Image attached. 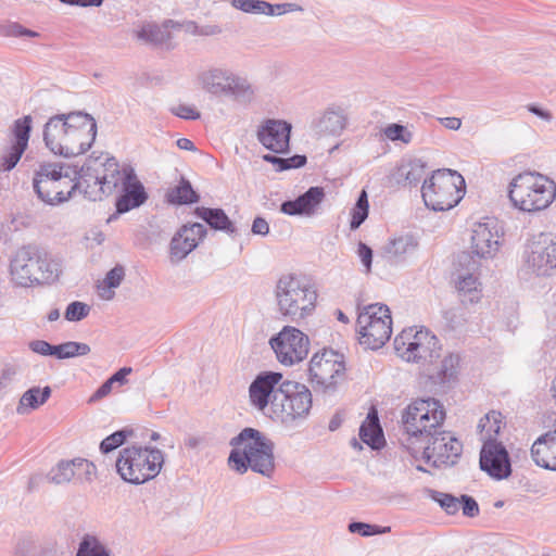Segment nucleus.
Returning a JSON list of instances; mask_svg holds the SVG:
<instances>
[{
  "label": "nucleus",
  "instance_id": "obj_21",
  "mask_svg": "<svg viewBox=\"0 0 556 556\" xmlns=\"http://www.w3.org/2000/svg\"><path fill=\"white\" fill-rule=\"evenodd\" d=\"M148 200V193L142 182L137 178L132 167H124L122 193L116 199V213L110 217V220L116 215L127 213L141 206Z\"/></svg>",
  "mask_w": 556,
  "mask_h": 556
},
{
  "label": "nucleus",
  "instance_id": "obj_51",
  "mask_svg": "<svg viewBox=\"0 0 556 556\" xmlns=\"http://www.w3.org/2000/svg\"><path fill=\"white\" fill-rule=\"evenodd\" d=\"M1 34L7 37H24L25 36V37L35 38V37L40 36L39 33L28 29V28H25L24 26H22L18 23H9V24L4 25L2 27Z\"/></svg>",
  "mask_w": 556,
  "mask_h": 556
},
{
  "label": "nucleus",
  "instance_id": "obj_31",
  "mask_svg": "<svg viewBox=\"0 0 556 556\" xmlns=\"http://www.w3.org/2000/svg\"><path fill=\"white\" fill-rule=\"evenodd\" d=\"M230 4L244 13L263 14V15H281L294 10L295 4L282 3L271 4L265 0H231Z\"/></svg>",
  "mask_w": 556,
  "mask_h": 556
},
{
  "label": "nucleus",
  "instance_id": "obj_54",
  "mask_svg": "<svg viewBox=\"0 0 556 556\" xmlns=\"http://www.w3.org/2000/svg\"><path fill=\"white\" fill-rule=\"evenodd\" d=\"M459 509H462L463 515L468 518H475L480 513L477 501L472 496L467 494H463L459 496Z\"/></svg>",
  "mask_w": 556,
  "mask_h": 556
},
{
  "label": "nucleus",
  "instance_id": "obj_11",
  "mask_svg": "<svg viewBox=\"0 0 556 556\" xmlns=\"http://www.w3.org/2000/svg\"><path fill=\"white\" fill-rule=\"evenodd\" d=\"M520 271L536 278L556 275V236L540 232L527 240L521 254Z\"/></svg>",
  "mask_w": 556,
  "mask_h": 556
},
{
  "label": "nucleus",
  "instance_id": "obj_40",
  "mask_svg": "<svg viewBox=\"0 0 556 556\" xmlns=\"http://www.w3.org/2000/svg\"><path fill=\"white\" fill-rule=\"evenodd\" d=\"M478 427L484 433L485 440H496L502 427V414L495 410L490 412L480 419Z\"/></svg>",
  "mask_w": 556,
  "mask_h": 556
},
{
  "label": "nucleus",
  "instance_id": "obj_19",
  "mask_svg": "<svg viewBox=\"0 0 556 556\" xmlns=\"http://www.w3.org/2000/svg\"><path fill=\"white\" fill-rule=\"evenodd\" d=\"M470 260H491L500 250V232L496 220L485 217L473 224L470 237Z\"/></svg>",
  "mask_w": 556,
  "mask_h": 556
},
{
  "label": "nucleus",
  "instance_id": "obj_55",
  "mask_svg": "<svg viewBox=\"0 0 556 556\" xmlns=\"http://www.w3.org/2000/svg\"><path fill=\"white\" fill-rule=\"evenodd\" d=\"M170 112L177 117L190 121H195L201 116L200 112L195 108L187 104L173 106Z\"/></svg>",
  "mask_w": 556,
  "mask_h": 556
},
{
  "label": "nucleus",
  "instance_id": "obj_6",
  "mask_svg": "<svg viewBox=\"0 0 556 556\" xmlns=\"http://www.w3.org/2000/svg\"><path fill=\"white\" fill-rule=\"evenodd\" d=\"M508 197L520 211L536 212L552 204L556 197V185L544 175L523 172L511 180Z\"/></svg>",
  "mask_w": 556,
  "mask_h": 556
},
{
  "label": "nucleus",
  "instance_id": "obj_16",
  "mask_svg": "<svg viewBox=\"0 0 556 556\" xmlns=\"http://www.w3.org/2000/svg\"><path fill=\"white\" fill-rule=\"evenodd\" d=\"M269 344L279 363L291 366L306 358L309 351L308 336L293 326H285Z\"/></svg>",
  "mask_w": 556,
  "mask_h": 556
},
{
  "label": "nucleus",
  "instance_id": "obj_14",
  "mask_svg": "<svg viewBox=\"0 0 556 556\" xmlns=\"http://www.w3.org/2000/svg\"><path fill=\"white\" fill-rule=\"evenodd\" d=\"M394 348L407 362H431L439 357V340L427 329H404L394 339Z\"/></svg>",
  "mask_w": 556,
  "mask_h": 556
},
{
  "label": "nucleus",
  "instance_id": "obj_13",
  "mask_svg": "<svg viewBox=\"0 0 556 556\" xmlns=\"http://www.w3.org/2000/svg\"><path fill=\"white\" fill-rule=\"evenodd\" d=\"M308 376L314 388L324 392L333 391L345 378L343 354L331 349L314 354L309 362Z\"/></svg>",
  "mask_w": 556,
  "mask_h": 556
},
{
  "label": "nucleus",
  "instance_id": "obj_33",
  "mask_svg": "<svg viewBox=\"0 0 556 556\" xmlns=\"http://www.w3.org/2000/svg\"><path fill=\"white\" fill-rule=\"evenodd\" d=\"M359 438L372 450H379L383 446L384 437L375 409L368 413L367 418L361 425Z\"/></svg>",
  "mask_w": 556,
  "mask_h": 556
},
{
  "label": "nucleus",
  "instance_id": "obj_42",
  "mask_svg": "<svg viewBox=\"0 0 556 556\" xmlns=\"http://www.w3.org/2000/svg\"><path fill=\"white\" fill-rule=\"evenodd\" d=\"M76 556H110V553L96 536L86 534L79 543Z\"/></svg>",
  "mask_w": 556,
  "mask_h": 556
},
{
  "label": "nucleus",
  "instance_id": "obj_41",
  "mask_svg": "<svg viewBox=\"0 0 556 556\" xmlns=\"http://www.w3.org/2000/svg\"><path fill=\"white\" fill-rule=\"evenodd\" d=\"M291 403L289 402V397L281 399L278 396V400L274 401V406L269 413V417L271 420L276 422H280L285 426H294V419L292 414H290Z\"/></svg>",
  "mask_w": 556,
  "mask_h": 556
},
{
  "label": "nucleus",
  "instance_id": "obj_24",
  "mask_svg": "<svg viewBox=\"0 0 556 556\" xmlns=\"http://www.w3.org/2000/svg\"><path fill=\"white\" fill-rule=\"evenodd\" d=\"M278 394L281 399L289 397L291 403L290 414L294 419V426L307 418L312 408V393L308 388L300 382L285 380L283 388Z\"/></svg>",
  "mask_w": 556,
  "mask_h": 556
},
{
  "label": "nucleus",
  "instance_id": "obj_30",
  "mask_svg": "<svg viewBox=\"0 0 556 556\" xmlns=\"http://www.w3.org/2000/svg\"><path fill=\"white\" fill-rule=\"evenodd\" d=\"M348 114L338 105L329 106L319 118L314 121V128L319 134L340 135L346 127Z\"/></svg>",
  "mask_w": 556,
  "mask_h": 556
},
{
  "label": "nucleus",
  "instance_id": "obj_32",
  "mask_svg": "<svg viewBox=\"0 0 556 556\" xmlns=\"http://www.w3.org/2000/svg\"><path fill=\"white\" fill-rule=\"evenodd\" d=\"M194 214L214 230L224 231L228 235H233L237 231L233 223L222 208L199 206L194 210Z\"/></svg>",
  "mask_w": 556,
  "mask_h": 556
},
{
  "label": "nucleus",
  "instance_id": "obj_43",
  "mask_svg": "<svg viewBox=\"0 0 556 556\" xmlns=\"http://www.w3.org/2000/svg\"><path fill=\"white\" fill-rule=\"evenodd\" d=\"M368 211V195L365 190H362L351 212L352 218L350 222V228L352 230L359 228V226L366 220Z\"/></svg>",
  "mask_w": 556,
  "mask_h": 556
},
{
  "label": "nucleus",
  "instance_id": "obj_61",
  "mask_svg": "<svg viewBox=\"0 0 556 556\" xmlns=\"http://www.w3.org/2000/svg\"><path fill=\"white\" fill-rule=\"evenodd\" d=\"M306 161L307 159L305 155L295 154L291 157L285 159L282 169L300 168L306 164Z\"/></svg>",
  "mask_w": 556,
  "mask_h": 556
},
{
  "label": "nucleus",
  "instance_id": "obj_29",
  "mask_svg": "<svg viewBox=\"0 0 556 556\" xmlns=\"http://www.w3.org/2000/svg\"><path fill=\"white\" fill-rule=\"evenodd\" d=\"M531 457L536 466L556 471V428L534 441Z\"/></svg>",
  "mask_w": 556,
  "mask_h": 556
},
{
  "label": "nucleus",
  "instance_id": "obj_10",
  "mask_svg": "<svg viewBox=\"0 0 556 556\" xmlns=\"http://www.w3.org/2000/svg\"><path fill=\"white\" fill-rule=\"evenodd\" d=\"M465 194V179L456 170L442 168L425 179L421 197L432 211H448L456 206Z\"/></svg>",
  "mask_w": 556,
  "mask_h": 556
},
{
  "label": "nucleus",
  "instance_id": "obj_56",
  "mask_svg": "<svg viewBox=\"0 0 556 556\" xmlns=\"http://www.w3.org/2000/svg\"><path fill=\"white\" fill-rule=\"evenodd\" d=\"M125 277V268L122 265L113 267L105 276L104 282L110 289L117 288Z\"/></svg>",
  "mask_w": 556,
  "mask_h": 556
},
{
  "label": "nucleus",
  "instance_id": "obj_57",
  "mask_svg": "<svg viewBox=\"0 0 556 556\" xmlns=\"http://www.w3.org/2000/svg\"><path fill=\"white\" fill-rule=\"evenodd\" d=\"M16 374L17 369L15 366L10 364L4 365L0 374V391L7 389L11 384Z\"/></svg>",
  "mask_w": 556,
  "mask_h": 556
},
{
  "label": "nucleus",
  "instance_id": "obj_47",
  "mask_svg": "<svg viewBox=\"0 0 556 556\" xmlns=\"http://www.w3.org/2000/svg\"><path fill=\"white\" fill-rule=\"evenodd\" d=\"M348 529L351 533H357L362 536H372L390 532V527H380L377 525L365 523L361 521L350 522Z\"/></svg>",
  "mask_w": 556,
  "mask_h": 556
},
{
  "label": "nucleus",
  "instance_id": "obj_60",
  "mask_svg": "<svg viewBox=\"0 0 556 556\" xmlns=\"http://www.w3.org/2000/svg\"><path fill=\"white\" fill-rule=\"evenodd\" d=\"M29 349L40 355H50L51 344L45 340H34L29 342Z\"/></svg>",
  "mask_w": 556,
  "mask_h": 556
},
{
  "label": "nucleus",
  "instance_id": "obj_48",
  "mask_svg": "<svg viewBox=\"0 0 556 556\" xmlns=\"http://www.w3.org/2000/svg\"><path fill=\"white\" fill-rule=\"evenodd\" d=\"M131 433V431H128L126 429L115 431L114 433L106 437L102 442L100 443V451L103 454H108L115 448L119 447L127 439V435Z\"/></svg>",
  "mask_w": 556,
  "mask_h": 556
},
{
  "label": "nucleus",
  "instance_id": "obj_35",
  "mask_svg": "<svg viewBox=\"0 0 556 556\" xmlns=\"http://www.w3.org/2000/svg\"><path fill=\"white\" fill-rule=\"evenodd\" d=\"M427 163L420 159H412L403 162L396 169V178L405 186H417L426 178Z\"/></svg>",
  "mask_w": 556,
  "mask_h": 556
},
{
  "label": "nucleus",
  "instance_id": "obj_26",
  "mask_svg": "<svg viewBox=\"0 0 556 556\" xmlns=\"http://www.w3.org/2000/svg\"><path fill=\"white\" fill-rule=\"evenodd\" d=\"M470 255L464 253L459 257V263H468V273L459 275L456 281V290L459 300L463 304H473L480 301L482 296L481 283L473 273L479 268V263L476 260H470Z\"/></svg>",
  "mask_w": 556,
  "mask_h": 556
},
{
  "label": "nucleus",
  "instance_id": "obj_3",
  "mask_svg": "<svg viewBox=\"0 0 556 556\" xmlns=\"http://www.w3.org/2000/svg\"><path fill=\"white\" fill-rule=\"evenodd\" d=\"M12 280L21 287L51 283L60 274L59 264L36 244L20 248L10 262Z\"/></svg>",
  "mask_w": 556,
  "mask_h": 556
},
{
  "label": "nucleus",
  "instance_id": "obj_38",
  "mask_svg": "<svg viewBox=\"0 0 556 556\" xmlns=\"http://www.w3.org/2000/svg\"><path fill=\"white\" fill-rule=\"evenodd\" d=\"M75 458L59 462L47 475V480L54 484H64L75 481Z\"/></svg>",
  "mask_w": 556,
  "mask_h": 556
},
{
  "label": "nucleus",
  "instance_id": "obj_12",
  "mask_svg": "<svg viewBox=\"0 0 556 556\" xmlns=\"http://www.w3.org/2000/svg\"><path fill=\"white\" fill-rule=\"evenodd\" d=\"M359 343L366 349L382 348L392 334V317L387 305L375 303L365 306L358 314Z\"/></svg>",
  "mask_w": 556,
  "mask_h": 556
},
{
  "label": "nucleus",
  "instance_id": "obj_62",
  "mask_svg": "<svg viewBox=\"0 0 556 556\" xmlns=\"http://www.w3.org/2000/svg\"><path fill=\"white\" fill-rule=\"evenodd\" d=\"M254 235L266 236L269 232V225L263 217H256L252 224Z\"/></svg>",
  "mask_w": 556,
  "mask_h": 556
},
{
  "label": "nucleus",
  "instance_id": "obj_52",
  "mask_svg": "<svg viewBox=\"0 0 556 556\" xmlns=\"http://www.w3.org/2000/svg\"><path fill=\"white\" fill-rule=\"evenodd\" d=\"M459 357L454 354H450L441 362V368L439 375L442 380H450L456 374V367L458 366Z\"/></svg>",
  "mask_w": 556,
  "mask_h": 556
},
{
  "label": "nucleus",
  "instance_id": "obj_45",
  "mask_svg": "<svg viewBox=\"0 0 556 556\" xmlns=\"http://www.w3.org/2000/svg\"><path fill=\"white\" fill-rule=\"evenodd\" d=\"M430 497L440 505L447 515H455L459 510V497L440 491H430Z\"/></svg>",
  "mask_w": 556,
  "mask_h": 556
},
{
  "label": "nucleus",
  "instance_id": "obj_53",
  "mask_svg": "<svg viewBox=\"0 0 556 556\" xmlns=\"http://www.w3.org/2000/svg\"><path fill=\"white\" fill-rule=\"evenodd\" d=\"M64 357L72 358L76 356H84L90 353L91 349L87 343L67 341L63 343Z\"/></svg>",
  "mask_w": 556,
  "mask_h": 556
},
{
  "label": "nucleus",
  "instance_id": "obj_37",
  "mask_svg": "<svg viewBox=\"0 0 556 556\" xmlns=\"http://www.w3.org/2000/svg\"><path fill=\"white\" fill-rule=\"evenodd\" d=\"M167 200L173 204H192L200 200V195L194 191L189 180L181 178L179 185L169 190Z\"/></svg>",
  "mask_w": 556,
  "mask_h": 556
},
{
  "label": "nucleus",
  "instance_id": "obj_15",
  "mask_svg": "<svg viewBox=\"0 0 556 556\" xmlns=\"http://www.w3.org/2000/svg\"><path fill=\"white\" fill-rule=\"evenodd\" d=\"M422 452V457L434 467L456 464L463 452V444L448 431L439 430L424 442L415 445V455Z\"/></svg>",
  "mask_w": 556,
  "mask_h": 556
},
{
  "label": "nucleus",
  "instance_id": "obj_64",
  "mask_svg": "<svg viewBox=\"0 0 556 556\" xmlns=\"http://www.w3.org/2000/svg\"><path fill=\"white\" fill-rule=\"evenodd\" d=\"M528 111L532 114L536 115L543 121L551 122L552 121V114L549 111L544 110L543 108L536 105V104H529L527 106Z\"/></svg>",
  "mask_w": 556,
  "mask_h": 556
},
{
  "label": "nucleus",
  "instance_id": "obj_5",
  "mask_svg": "<svg viewBox=\"0 0 556 556\" xmlns=\"http://www.w3.org/2000/svg\"><path fill=\"white\" fill-rule=\"evenodd\" d=\"M278 313L286 319L299 323L315 311L317 292L300 276L282 274L275 286Z\"/></svg>",
  "mask_w": 556,
  "mask_h": 556
},
{
  "label": "nucleus",
  "instance_id": "obj_23",
  "mask_svg": "<svg viewBox=\"0 0 556 556\" xmlns=\"http://www.w3.org/2000/svg\"><path fill=\"white\" fill-rule=\"evenodd\" d=\"M291 124L281 119H267L257 130L258 141L275 153H282L289 149Z\"/></svg>",
  "mask_w": 556,
  "mask_h": 556
},
{
  "label": "nucleus",
  "instance_id": "obj_9",
  "mask_svg": "<svg viewBox=\"0 0 556 556\" xmlns=\"http://www.w3.org/2000/svg\"><path fill=\"white\" fill-rule=\"evenodd\" d=\"M81 184H85L84 197L91 201L102 200L123 186L124 168L121 170L115 157L89 156L80 166Z\"/></svg>",
  "mask_w": 556,
  "mask_h": 556
},
{
  "label": "nucleus",
  "instance_id": "obj_4",
  "mask_svg": "<svg viewBox=\"0 0 556 556\" xmlns=\"http://www.w3.org/2000/svg\"><path fill=\"white\" fill-rule=\"evenodd\" d=\"M444 419L445 410L438 400L428 397L414 401L402 413V445L414 453L415 445L439 431Z\"/></svg>",
  "mask_w": 556,
  "mask_h": 556
},
{
  "label": "nucleus",
  "instance_id": "obj_58",
  "mask_svg": "<svg viewBox=\"0 0 556 556\" xmlns=\"http://www.w3.org/2000/svg\"><path fill=\"white\" fill-rule=\"evenodd\" d=\"M357 254L366 268V271L369 273L371 269L372 263V250L364 242L358 243Z\"/></svg>",
  "mask_w": 556,
  "mask_h": 556
},
{
  "label": "nucleus",
  "instance_id": "obj_27",
  "mask_svg": "<svg viewBox=\"0 0 556 556\" xmlns=\"http://www.w3.org/2000/svg\"><path fill=\"white\" fill-rule=\"evenodd\" d=\"M325 199L321 187H311L295 200H288L280 204V212L286 215H313Z\"/></svg>",
  "mask_w": 556,
  "mask_h": 556
},
{
  "label": "nucleus",
  "instance_id": "obj_39",
  "mask_svg": "<svg viewBox=\"0 0 556 556\" xmlns=\"http://www.w3.org/2000/svg\"><path fill=\"white\" fill-rule=\"evenodd\" d=\"M31 123L33 119L30 115H25L14 122L12 127L14 142L12 146L22 148L24 150L27 149L31 131Z\"/></svg>",
  "mask_w": 556,
  "mask_h": 556
},
{
  "label": "nucleus",
  "instance_id": "obj_25",
  "mask_svg": "<svg viewBox=\"0 0 556 556\" xmlns=\"http://www.w3.org/2000/svg\"><path fill=\"white\" fill-rule=\"evenodd\" d=\"M179 27L180 24L173 20H166L162 25L154 22H144L134 29L132 34L137 40L143 43L169 49L172 48V35L168 29Z\"/></svg>",
  "mask_w": 556,
  "mask_h": 556
},
{
  "label": "nucleus",
  "instance_id": "obj_18",
  "mask_svg": "<svg viewBox=\"0 0 556 556\" xmlns=\"http://www.w3.org/2000/svg\"><path fill=\"white\" fill-rule=\"evenodd\" d=\"M285 380L282 374L278 371L266 370L257 374L249 386L250 405L257 412L269 415Z\"/></svg>",
  "mask_w": 556,
  "mask_h": 556
},
{
  "label": "nucleus",
  "instance_id": "obj_28",
  "mask_svg": "<svg viewBox=\"0 0 556 556\" xmlns=\"http://www.w3.org/2000/svg\"><path fill=\"white\" fill-rule=\"evenodd\" d=\"M66 114L51 116L43 126V141L46 147L55 155L63 156L65 140L68 130Z\"/></svg>",
  "mask_w": 556,
  "mask_h": 556
},
{
  "label": "nucleus",
  "instance_id": "obj_59",
  "mask_svg": "<svg viewBox=\"0 0 556 556\" xmlns=\"http://www.w3.org/2000/svg\"><path fill=\"white\" fill-rule=\"evenodd\" d=\"M113 386L114 383L112 382V380H105L89 397L88 403H96L108 396L112 392Z\"/></svg>",
  "mask_w": 556,
  "mask_h": 556
},
{
  "label": "nucleus",
  "instance_id": "obj_44",
  "mask_svg": "<svg viewBox=\"0 0 556 556\" xmlns=\"http://www.w3.org/2000/svg\"><path fill=\"white\" fill-rule=\"evenodd\" d=\"M74 472L75 482H91L97 475V468L96 465L88 459L78 457L75 458Z\"/></svg>",
  "mask_w": 556,
  "mask_h": 556
},
{
  "label": "nucleus",
  "instance_id": "obj_36",
  "mask_svg": "<svg viewBox=\"0 0 556 556\" xmlns=\"http://www.w3.org/2000/svg\"><path fill=\"white\" fill-rule=\"evenodd\" d=\"M51 392L52 390L49 386H46L42 389L39 387L28 389L21 396L16 407V413L18 415H25L29 409H37L49 400Z\"/></svg>",
  "mask_w": 556,
  "mask_h": 556
},
{
  "label": "nucleus",
  "instance_id": "obj_20",
  "mask_svg": "<svg viewBox=\"0 0 556 556\" xmlns=\"http://www.w3.org/2000/svg\"><path fill=\"white\" fill-rule=\"evenodd\" d=\"M480 468L495 480H503L511 475L508 451L497 440H485L479 459Z\"/></svg>",
  "mask_w": 556,
  "mask_h": 556
},
{
  "label": "nucleus",
  "instance_id": "obj_49",
  "mask_svg": "<svg viewBox=\"0 0 556 556\" xmlns=\"http://www.w3.org/2000/svg\"><path fill=\"white\" fill-rule=\"evenodd\" d=\"M90 306L86 303L74 301L66 307L64 317L68 321H79L89 315Z\"/></svg>",
  "mask_w": 556,
  "mask_h": 556
},
{
  "label": "nucleus",
  "instance_id": "obj_50",
  "mask_svg": "<svg viewBox=\"0 0 556 556\" xmlns=\"http://www.w3.org/2000/svg\"><path fill=\"white\" fill-rule=\"evenodd\" d=\"M384 135L391 141H402L409 143L413 140V134L400 124H390L384 128Z\"/></svg>",
  "mask_w": 556,
  "mask_h": 556
},
{
  "label": "nucleus",
  "instance_id": "obj_7",
  "mask_svg": "<svg viewBox=\"0 0 556 556\" xmlns=\"http://www.w3.org/2000/svg\"><path fill=\"white\" fill-rule=\"evenodd\" d=\"M197 84L205 93L241 104H249L255 99L256 89L249 79L225 67L211 66L201 71Z\"/></svg>",
  "mask_w": 556,
  "mask_h": 556
},
{
  "label": "nucleus",
  "instance_id": "obj_2",
  "mask_svg": "<svg viewBox=\"0 0 556 556\" xmlns=\"http://www.w3.org/2000/svg\"><path fill=\"white\" fill-rule=\"evenodd\" d=\"M80 167L63 163H45L39 166L33 179L38 198L50 205L70 200L79 190L84 193Z\"/></svg>",
  "mask_w": 556,
  "mask_h": 556
},
{
  "label": "nucleus",
  "instance_id": "obj_63",
  "mask_svg": "<svg viewBox=\"0 0 556 556\" xmlns=\"http://www.w3.org/2000/svg\"><path fill=\"white\" fill-rule=\"evenodd\" d=\"M132 371L130 367H122L116 372H114L109 379L112 382L118 383L119 386H124L127 383V376Z\"/></svg>",
  "mask_w": 556,
  "mask_h": 556
},
{
  "label": "nucleus",
  "instance_id": "obj_8",
  "mask_svg": "<svg viewBox=\"0 0 556 556\" xmlns=\"http://www.w3.org/2000/svg\"><path fill=\"white\" fill-rule=\"evenodd\" d=\"M164 464V454L156 447L127 446L119 451L115 466L127 483L139 485L154 479Z\"/></svg>",
  "mask_w": 556,
  "mask_h": 556
},
{
  "label": "nucleus",
  "instance_id": "obj_46",
  "mask_svg": "<svg viewBox=\"0 0 556 556\" xmlns=\"http://www.w3.org/2000/svg\"><path fill=\"white\" fill-rule=\"evenodd\" d=\"M24 152V149L12 144L7 148L0 155V172L12 170L21 160Z\"/></svg>",
  "mask_w": 556,
  "mask_h": 556
},
{
  "label": "nucleus",
  "instance_id": "obj_22",
  "mask_svg": "<svg viewBox=\"0 0 556 556\" xmlns=\"http://www.w3.org/2000/svg\"><path fill=\"white\" fill-rule=\"evenodd\" d=\"M206 233V228L200 223L180 227L170 240L169 253L172 262L184 260L197 248L198 240L203 239Z\"/></svg>",
  "mask_w": 556,
  "mask_h": 556
},
{
  "label": "nucleus",
  "instance_id": "obj_34",
  "mask_svg": "<svg viewBox=\"0 0 556 556\" xmlns=\"http://www.w3.org/2000/svg\"><path fill=\"white\" fill-rule=\"evenodd\" d=\"M417 247V240L410 235H405L390 240L384 248V253L390 262L397 263L413 255Z\"/></svg>",
  "mask_w": 556,
  "mask_h": 556
},
{
  "label": "nucleus",
  "instance_id": "obj_17",
  "mask_svg": "<svg viewBox=\"0 0 556 556\" xmlns=\"http://www.w3.org/2000/svg\"><path fill=\"white\" fill-rule=\"evenodd\" d=\"M68 130L63 156H76L89 150L97 136L96 119L84 112L67 113Z\"/></svg>",
  "mask_w": 556,
  "mask_h": 556
},
{
  "label": "nucleus",
  "instance_id": "obj_1",
  "mask_svg": "<svg viewBox=\"0 0 556 556\" xmlns=\"http://www.w3.org/2000/svg\"><path fill=\"white\" fill-rule=\"evenodd\" d=\"M229 466L239 473L248 469L270 478L275 471L274 442L254 428H244L230 440Z\"/></svg>",
  "mask_w": 556,
  "mask_h": 556
}]
</instances>
